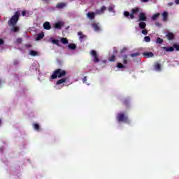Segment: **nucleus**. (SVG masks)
<instances>
[{
	"mask_svg": "<svg viewBox=\"0 0 179 179\" xmlns=\"http://www.w3.org/2000/svg\"><path fill=\"white\" fill-rule=\"evenodd\" d=\"M154 69L160 72V71H162V65L159 63H155L154 65Z\"/></svg>",
	"mask_w": 179,
	"mask_h": 179,
	"instance_id": "nucleus-16",
	"label": "nucleus"
},
{
	"mask_svg": "<svg viewBox=\"0 0 179 179\" xmlns=\"http://www.w3.org/2000/svg\"><path fill=\"white\" fill-rule=\"evenodd\" d=\"M145 56V58H152L153 57V52H145L143 54Z\"/></svg>",
	"mask_w": 179,
	"mask_h": 179,
	"instance_id": "nucleus-14",
	"label": "nucleus"
},
{
	"mask_svg": "<svg viewBox=\"0 0 179 179\" xmlns=\"http://www.w3.org/2000/svg\"><path fill=\"white\" fill-rule=\"evenodd\" d=\"M60 41L62 44H68V38H62Z\"/></svg>",
	"mask_w": 179,
	"mask_h": 179,
	"instance_id": "nucleus-30",
	"label": "nucleus"
},
{
	"mask_svg": "<svg viewBox=\"0 0 179 179\" xmlns=\"http://www.w3.org/2000/svg\"><path fill=\"white\" fill-rule=\"evenodd\" d=\"M173 5H174L173 2L168 3V6H173Z\"/></svg>",
	"mask_w": 179,
	"mask_h": 179,
	"instance_id": "nucleus-41",
	"label": "nucleus"
},
{
	"mask_svg": "<svg viewBox=\"0 0 179 179\" xmlns=\"http://www.w3.org/2000/svg\"><path fill=\"white\" fill-rule=\"evenodd\" d=\"M52 44H55L56 45H59V40L58 39H52Z\"/></svg>",
	"mask_w": 179,
	"mask_h": 179,
	"instance_id": "nucleus-34",
	"label": "nucleus"
},
{
	"mask_svg": "<svg viewBox=\"0 0 179 179\" xmlns=\"http://www.w3.org/2000/svg\"><path fill=\"white\" fill-rule=\"evenodd\" d=\"M138 27L141 30H144V29H146V22L141 21L140 23L138 24Z\"/></svg>",
	"mask_w": 179,
	"mask_h": 179,
	"instance_id": "nucleus-13",
	"label": "nucleus"
},
{
	"mask_svg": "<svg viewBox=\"0 0 179 179\" xmlns=\"http://www.w3.org/2000/svg\"><path fill=\"white\" fill-rule=\"evenodd\" d=\"M0 124H1V120H0Z\"/></svg>",
	"mask_w": 179,
	"mask_h": 179,
	"instance_id": "nucleus-49",
	"label": "nucleus"
},
{
	"mask_svg": "<svg viewBox=\"0 0 179 179\" xmlns=\"http://www.w3.org/2000/svg\"><path fill=\"white\" fill-rule=\"evenodd\" d=\"M141 2H149V0H141Z\"/></svg>",
	"mask_w": 179,
	"mask_h": 179,
	"instance_id": "nucleus-48",
	"label": "nucleus"
},
{
	"mask_svg": "<svg viewBox=\"0 0 179 179\" xmlns=\"http://www.w3.org/2000/svg\"><path fill=\"white\" fill-rule=\"evenodd\" d=\"M125 51H127V48H123L121 50H120V52L121 54L125 52Z\"/></svg>",
	"mask_w": 179,
	"mask_h": 179,
	"instance_id": "nucleus-40",
	"label": "nucleus"
},
{
	"mask_svg": "<svg viewBox=\"0 0 179 179\" xmlns=\"http://www.w3.org/2000/svg\"><path fill=\"white\" fill-rule=\"evenodd\" d=\"M140 10H141V8H139V7H135L131 9V13H129V12H128V11H124V16L125 17H130V19L134 20V19H135L134 15H136V13H139Z\"/></svg>",
	"mask_w": 179,
	"mask_h": 179,
	"instance_id": "nucleus-3",
	"label": "nucleus"
},
{
	"mask_svg": "<svg viewBox=\"0 0 179 179\" xmlns=\"http://www.w3.org/2000/svg\"><path fill=\"white\" fill-rule=\"evenodd\" d=\"M159 16H160V13H157L152 16L151 19L152 20H156L159 17Z\"/></svg>",
	"mask_w": 179,
	"mask_h": 179,
	"instance_id": "nucleus-27",
	"label": "nucleus"
},
{
	"mask_svg": "<svg viewBox=\"0 0 179 179\" xmlns=\"http://www.w3.org/2000/svg\"><path fill=\"white\" fill-rule=\"evenodd\" d=\"M155 26L157 27H162V24L159 22H155Z\"/></svg>",
	"mask_w": 179,
	"mask_h": 179,
	"instance_id": "nucleus-38",
	"label": "nucleus"
},
{
	"mask_svg": "<svg viewBox=\"0 0 179 179\" xmlns=\"http://www.w3.org/2000/svg\"><path fill=\"white\" fill-rule=\"evenodd\" d=\"M43 2H45V3H48L50 2V0H42Z\"/></svg>",
	"mask_w": 179,
	"mask_h": 179,
	"instance_id": "nucleus-47",
	"label": "nucleus"
},
{
	"mask_svg": "<svg viewBox=\"0 0 179 179\" xmlns=\"http://www.w3.org/2000/svg\"><path fill=\"white\" fill-rule=\"evenodd\" d=\"M10 27H11L10 31H12L13 33H17V31L20 30V28H19V27L16 25L10 26Z\"/></svg>",
	"mask_w": 179,
	"mask_h": 179,
	"instance_id": "nucleus-10",
	"label": "nucleus"
},
{
	"mask_svg": "<svg viewBox=\"0 0 179 179\" xmlns=\"http://www.w3.org/2000/svg\"><path fill=\"white\" fill-rule=\"evenodd\" d=\"M22 15L23 16H26V11L23 10V11L22 12Z\"/></svg>",
	"mask_w": 179,
	"mask_h": 179,
	"instance_id": "nucleus-45",
	"label": "nucleus"
},
{
	"mask_svg": "<svg viewBox=\"0 0 179 179\" xmlns=\"http://www.w3.org/2000/svg\"><path fill=\"white\" fill-rule=\"evenodd\" d=\"M144 41H145V43H150V36H145L144 37Z\"/></svg>",
	"mask_w": 179,
	"mask_h": 179,
	"instance_id": "nucleus-35",
	"label": "nucleus"
},
{
	"mask_svg": "<svg viewBox=\"0 0 179 179\" xmlns=\"http://www.w3.org/2000/svg\"><path fill=\"white\" fill-rule=\"evenodd\" d=\"M19 17H20V12L16 11L14 15L8 21V26H16L17 22H19Z\"/></svg>",
	"mask_w": 179,
	"mask_h": 179,
	"instance_id": "nucleus-2",
	"label": "nucleus"
},
{
	"mask_svg": "<svg viewBox=\"0 0 179 179\" xmlns=\"http://www.w3.org/2000/svg\"><path fill=\"white\" fill-rule=\"evenodd\" d=\"M123 104H124V106H125V107H129V100L124 99L123 101Z\"/></svg>",
	"mask_w": 179,
	"mask_h": 179,
	"instance_id": "nucleus-32",
	"label": "nucleus"
},
{
	"mask_svg": "<svg viewBox=\"0 0 179 179\" xmlns=\"http://www.w3.org/2000/svg\"><path fill=\"white\" fill-rule=\"evenodd\" d=\"M87 18L88 19H94V17L96 16V13L93 12H89L87 14Z\"/></svg>",
	"mask_w": 179,
	"mask_h": 179,
	"instance_id": "nucleus-18",
	"label": "nucleus"
},
{
	"mask_svg": "<svg viewBox=\"0 0 179 179\" xmlns=\"http://www.w3.org/2000/svg\"><path fill=\"white\" fill-rule=\"evenodd\" d=\"M25 46H26L27 48H31V44H26Z\"/></svg>",
	"mask_w": 179,
	"mask_h": 179,
	"instance_id": "nucleus-43",
	"label": "nucleus"
},
{
	"mask_svg": "<svg viewBox=\"0 0 179 179\" xmlns=\"http://www.w3.org/2000/svg\"><path fill=\"white\" fill-rule=\"evenodd\" d=\"M43 29H45V30H50L51 29V24H50L49 22H44Z\"/></svg>",
	"mask_w": 179,
	"mask_h": 179,
	"instance_id": "nucleus-15",
	"label": "nucleus"
},
{
	"mask_svg": "<svg viewBox=\"0 0 179 179\" xmlns=\"http://www.w3.org/2000/svg\"><path fill=\"white\" fill-rule=\"evenodd\" d=\"M117 68H119L120 69H125V66L124 64H122V63L118 62L117 64Z\"/></svg>",
	"mask_w": 179,
	"mask_h": 179,
	"instance_id": "nucleus-29",
	"label": "nucleus"
},
{
	"mask_svg": "<svg viewBox=\"0 0 179 179\" xmlns=\"http://www.w3.org/2000/svg\"><path fill=\"white\" fill-rule=\"evenodd\" d=\"M29 55H31V57H37L39 55V54H38V52H37V51L30 50Z\"/></svg>",
	"mask_w": 179,
	"mask_h": 179,
	"instance_id": "nucleus-19",
	"label": "nucleus"
},
{
	"mask_svg": "<svg viewBox=\"0 0 179 179\" xmlns=\"http://www.w3.org/2000/svg\"><path fill=\"white\" fill-rule=\"evenodd\" d=\"M115 6H114V5H111V6H110L109 7H108V11L109 12H112L113 13H115V11L114 10V9H115Z\"/></svg>",
	"mask_w": 179,
	"mask_h": 179,
	"instance_id": "nucleus-26",
	"label": "nucleus"
},
{
	"mask_svg": "<svg viewBox=\"0 0 179 179\" xmlns=\"http://www.w3.org/2000/svg\"><path fill=\"white\" fill-rule=\"evenodd\" d=\"M68 48L69 50H76V45L75 43H70L69 44Z\"/></svg>",
	"mask_w": 179,
	"mask_h": 179,
	"instance_id": "nucleus-25",
	"label": "nucleus"
},
{
	"mask_svg": "<svg viewBox=\"0 0 179 179\" xmlns=\"http://www.w3.org/2000/svg\"><path fill=\"white\" fill-rule=\"evenodd\" d=\"M17 43H22V38H19L17 39Z\"/></svg>",
	"mask_w": 179,
	"mask_h": 179,
	"instance_id": "nucleus-44",
	"label": "nucleus"
},
{
	"mask_svg": "<svg viewBox=\"0 0 179 179\" xmlns=\"http://www.w3.org/2000/svg\"><path fill=\"white\" fill-rule=\"evenodd\" d=\"M66 76V71L61 69H57L50 76V79H57V78H65Z\"/></svg>",
	"mask_w": 179,
	"mask_h": 179,
	"instance_id": "nucleus-1",
	"label": "nucleus"
},
{
	"mask_svg": "<svg viewBox=\"0 0 179 179\" xmlns=\"http://www.w3.org/2000/svg\"><path fill=\"white\" fill-rule=\"evenodd\" d=\"M146 14L145 13H140L138 15V22H146L147 20Z\"/></svg>",
	"mask_w": 179,
	"mask_h": 179,
	"instance_id": "nucleus-7",
	"label": "nucleus"
},
{
	"mask_svg": "<svg viewBox=\"0 0 179 179\" xmlns=\"http://www.w3.org/2000/svg\"><path fill=\"white\" fill-rule=\"evenodd\" d=\"M175 3L176 5H179V0H175Z\"/></svg>",
	"mask_w": 179,
	"mask_h": 179,
	"instance_id": "nucleus-46",
	"label": "nucleus"
},
{
	"mask_svg": "<svg viewBox=\"0 0 179 179\" xmlns=\"http://www.w3.org/2000/svg\"><path fill=\"white\" fill-rule=\"evenodd\" d=\"M156 43L157 44H163V38H157Z\"/></svg>",
	"mask_w": 179,
	"mask_h": 179,
	"instance_id": "nucleus-33",
	"label": "nucleus"
},
{
	"mask_svg": "<svg viewBox=\"0 0 179 179\" xmlns=\"http://www.w3.org/2000/svg\"><path fill=\"white\" fill-rule=\"evenodd\" d=\"M62 26H64V22H58L55 24V29H59V30H61L62 29Z\"/></svg>",
	"mask_w": 179,
	"mask_h": 179,
	"instance_id": "nucleus-9",
	"label": "nucleus"
},
{
	"mask_svg": "<svg viewBox=\"0 0 179 179\" xmlns=\"http://www.w3.org/2000/svg\"><path fill=\"white\" fill-rule=\"evenodd\" d=\"M66 80H68V78H63L60 80H58L57 82H56V85H62V83H66Z\"/></svg>",
	"mask_w": 179,
	"mask_h": 179,
	"instance_id": "nucleus-11",
	"label": "nucleus"
},
{
	"mask_svg": "<svg viewBox=\"0 0 179 179\" xmlns=\"http://www.w3.org/2000/svg\"><path fill=\"white\" fill-rule=\"evenodd\" d=\"M116 119L117 120L118 122H125V124H129V119L124 113H118Z\"/></svg>",
	"mask_w": 179,
	"mask_h": 179,
	"instance_id": "nucleus-4",
	"label": "nucleus"
},
{
	"mask_svg": "<svg viewBox=\"0 0 179 179\" xmlns=\"http://www.w3.org/2000/svg\"><path fill=\"white\" fill-rule=\"evenodd\" d=\"M92 26L95 31H99L100 30V27H99V24L96 23L92 24Z\"/></svg>",
	"mask_w": 179,
	"mask_h": 179,
	"instance_id": "nucleus-21",
	"label": "nucleus"
},
{
	"mask_svg": "<svg viewBox=\"0 0 179 179\" xmlns=\"http://www.w3.org/2000/svg\"><path fill=\"white\" fill-rule=\"evenodd\" d=\"M107 8L106 6H102L101 9L99 10H96L95 13L96 15H101L104 13V10H106Z\"/></svg>",
	"mask_w": 179,
	"mask_h": 179,
	"instance_id": "nucleus-8",
	"label": "nucleus"
},
{
	"mask_svg": "<svg viewBox=\"0 0 179 179\" xmlns=\"http://www.w3.org/2000/svg\"><path fill=\"white\" fill-rule=\"evenodd\" d=\"M65 6H66L65 3H59L57 4L56 8L58 9H62L63 8H65Z\"/></svg>",
	"mask_w": 179,
	"mask_h": 179,
	"instance_id": "nucleus-20",
	"label": "nucleus"
},
{
	"mask_svg": "<svg viewBox=\"0 0 179 179\" xmlns=\"http://www.w3.org/2000/svg\"><path fill=\"white\" fill-rule=\"evenodd\" d=\"M34 129L35 131H40V125L37 123L34 124Z\"/></svg>",
	"mask_w": 179,
	"mask_h": 179,
	"instance_id": "nucleus-31",
	"label": "nucleus"
},
{
	"mask_svg": "<svg viewBox=\"0 0 179 179\" xmlns=\"http://www.w3.org/2000/svg\"><path fill=\"white\" fill-rule=\"evenodd\" d=\"M109 62H115V55H112L110 57L108 58Z\"/></svg>",
	"mask_w": 179,
	"mask_h": 179,
	"instance_id": "nucleus-28",
	"label": "nucleus"
},
{
	"mask_svg": "<svg viewBox=\"0 0 179 179\" xmlns=\"http://www.w3.org/2000/svg\"><path fill=\"white\" fill-rule=\"evenodd\" d=\"M91 55L93 57V61L94 62V64H97L99 62H100V59H99V55H97V52H96V50H92L91 51Z\"/></svg>",
	"mask_w": 179,
	"mask_h": 179,
	"instance_id": "nucleus-6",
	"label": "nucleus"
},
{
	"mask_svg": "<svg viewBox=\"0 0 179 179\" xmlns=\"http://www.w3.org/2000/svg\"><path fill=\"white\" fill-rule=\"evenodd\" d=\"M175 35L173 32H168L166 34V38L168 40L171 41L174 40Z\"/></svg>",
	"mask_w": 179,
	"mask_h": 179,
	"instance_id": "nucleus-12",
	"label": "nucleus"
},
{
	"mask_svg": "<svg viewBox=\"0 0 179 179\" xmlns=\"http://www.w3.org/2000/svg\"><path fill=\"white\" fill-rule=\"evenodd\" d=\"M163 22H167L169 17V13L167 12H164L162 13Z\"/></svg>",
	"mask_w": 179,
	"mask_h": 179,
	"instance_id": "nucleus-17",
	"label": "nucleus"
},
{
	"mask_svg": "<svg viewBox=\"0 0 179 179\" xmlns=\"http://www.w3.org/2000/svg\"><path fill=\"white\" fill-rule=\"evenodd\" d=\"M3 44V40L2 38H0V45H2Z\"/></svg>",
	"mask_w": 179,
	"mask_h": 179,
	"instance_id": "nucleus-42",
	"label": "nucleus"
},
{
	"mask_svg": "<svg viewBox=\"0 0 179 179\" xmlns=\"http://www.w3.org/2000/svg\"><path fill=\"white\" fill-rule=\"evenodd\" d=\"M141 33L144 34V36H146L148 34V30L144 29L141 31Z\"/></svg>",
	"mask_w": 179,
	"mask_h": 179,
	"instance_id": "nucleus-37",
	"label": "nucleus"
},
{
	"mask_svg": "<svg viewBox=\"0 0 179 179\" xmlns=\"http://www.w3.org/2000/svg\"><path fill=\"white\" fill-rule=\"evenodd\" d=\"M83 83H86V82H87V76H85L83 78Z\"/></svg>",
	"mask_w": 179,
	"mask_h": 179,
	"instance_id": "nucleus-39",
	"label": "nucleus"
},
{
	"mask_svg": "<svg viewBox=\"0 0 179 179\" xmlns=\"http://www.w3.org/2000/svg\"><path fill=\"white\" fill-rule=\"evenodd\" d=\"M164 51H166V52H173L174 51V48L176 50V51H179V45L177 43L173 44V47H166L164 46L162 48Z\"/></svg>",
	"mask_w": 179,
	"mask_h": 179,
	"instance_id": "nucleus-5",
	"label": "nucleus"
},
{
	"mask_svg": "<svg viewBox=\"0 0 179 179\" xmlns=\"http://www.w3.org/2000/svg\"><path fill=\"white\" fill-rule=\"evenodd\" d=\"M139 55H141V53H139V52L132 53V54L130 55V56L132 57V58H134L135 57H138Z\"/></svg>",
	"mask_w": 179,
	"mask_h": 179,
	"instance_id": "nucleus-36",
	"label": "nucleus"
},
{
	"mask_svg": "<svg viewBox=\"0 0 179 179\" xmlns=\"http://www.w3.org/2000/svg\"><path fill=\"white\" fill-rule=\"evenodd\" d=\"M123 64L124 65H127L128 64V55H124L122 57Z\"/></svg>",
	"mask_w": 179,
	"mask_h": 179,
	"instance_id": "nucleus-22",
	"label": "nucleus"
},
{
	"mask_svg": "<svg viewBox=\"0 0 179 179\" xmlns=\"http://www.w3.org/2000/svg\"><path fill=\"white\" fill-rule=\"evenodd\" d=\"M78 36H79V38L80 41H82L83 38H86V35H84L82 31L78 32Z\"/></svg>",
	"mask_w": 179,
	"mask_h": 179,
	"instance_id": "nucleus-24",
	"label": "nucleus"
},
{
	"mask_svg": "<svg viewBox=\"0 0 179 179\" xmlns=\"http://www.w3.org/2000/svg\"><path fill=\"white\" fill-rule=\"evenodd\" d=\"M42 38H44V33L43 32L38 34L37 37L36 38V40L39 41V40H41Z\"/></svg>",
	"mask_w": 179,
	"mask_h": 179,
	"instance_id": "nucleus-23",
	"label": "nucleus"
}]
</instances>
